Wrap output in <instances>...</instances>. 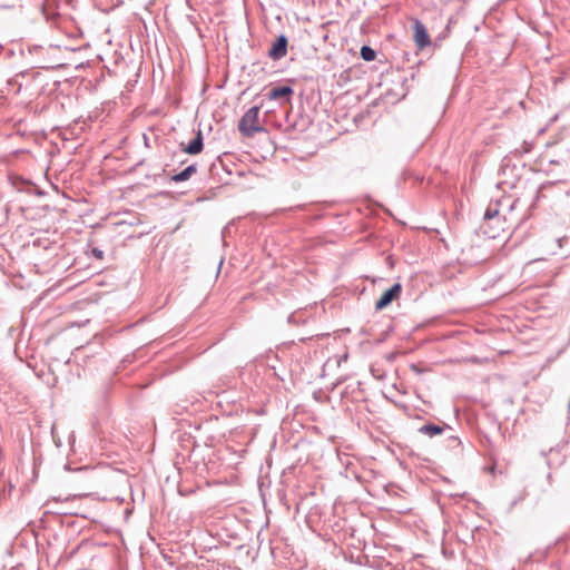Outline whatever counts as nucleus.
<instances>
[{
    "label": "nucleus",
    "mask_w": 570,
    "mask_h": 570,
    "mask_svg": "<svg viewBox=\"0 0 570 570\" xmlns=\"http://www.w3.org/2000/svg\"><path fill=\"white\" fill-rule=\"evenodd\" d=\"M259 107H250L239 119L238 130L245 138H252L254 134L265 131L264 126L259 121Z\"/></svg>",
    "instance_id": "1"
},
{
    "label": "nucleus",
    "mask_w": 570,
    "mask_h": 570,
    "mask_svg": "<svg viewBox=\"0 0 570 570\" xmlns=\"http://www.w3.org/2000/svg\"><path fill=\"white\" fill-rule=\"evenodd\" d=\"M293 95H294V89H293V87H291L288 85L274 86V87H271L265 92V97L268 100H275L279 104V106L289 104Z\"/></svg>",
    "instance_id": "2"
},
{
    "label": "nucleus",
    "mask_w": 570,
    "mask_h": 570,
    "mask_svg": "<svg viewBox=\"0 0 570 570\" xmlns=\"http://www.w3.org/2000/svg\"><path fill=\"white\" fill-rule=\"evenodd\" d=\"M504 223L505 218L500 215L498 209L488 208L484 214V233L488 234L490 237L495 238L499 236V234L492 230L493 225L501 226Z\"/></svg>",
    "instance_id": "3"
},
{
    "label": "nucleus",
    "mask_w": 570,
    "mask_h": 570,
    "mask_svg": "<svg viewBox=\"0 0 570 570\" xmlns=\"http://www.w3.org/2000/svg\"><path fill=\"white\" fill-rule=\"evenodd\" d=\"M413 38L417 48L424 49L431 45V38L429 36L428 29L419 19L413 21Z\"/></svg>",
    "instance_id": "4"
},
{
    "label": "nucleus",
    "mask_w": 570,
    "mask_h": 570,
    "mask_svg": "<svg viewBox=\"0 0 570 570\" xmlns=\"http://www.w3.org/2000/svg\"><path fill=\"white\" fill-rule=\"evenodd\" d=\"M288 40L285 35H279L268 50V57L273 60H281L287 55Z\"/></svg>",
    "instance_id": "5"
},
{
    "label": "nucleus",
    "mask_w": 570,
    "mask_h": 570,
    "mask_svg": "<svg viewBox=\"0 0 570 570\" xmlns=\"http://www.w3.org/2000/svg\"><path fill=\"white\" fill-rule=\"evenodd\" d=\"M402 292L401 284L396 283L391 288L385 291L375 303L376 309H383L390 305L394 299L399 298Z\"/></svg>",
    "instance_id": "6"
},
{
    "label": "nucleus",
    "mask_w": 570,
    "mask_h": 570,
    "mask_svg": "<svg viewBox=\"0 0 570 570\" xmlns=\"http://www.w3.org/2000/svg\"><path fill=\"white\" fill-rule=\"evenodd\" d=\"M194 173H196V167L194 165H190L187 168H185L183 171H180L179 174L174 175L171 177V180L176 181V183L185 181V180L189 179Z\"/></svg>",
    "instance_id": "7"
},
{
    "label": "nucleus",
    "mask_w": 570,
    "mask_h": 570,
    "mask_svg": "<svg viewBox=\"0 0 570 570\" xmlns=\"http://www.w3.org/2000/svg\"><path fill=\"white\" fill-rule=\"evenodd\" d=\"M419 431L423 434H426L429 436H435L438 434H441L443 432V429L439 425L434 424H426L419 429Z\"/></svg>",
    "instance_id": "8"
},
{
    "label": "nucleus",
    "mask_w": 570,
    "mask_h": 570,
    "mask_svg": "<svg viewBox=\"0 0 570 570\" xmlns=\"http://www.w3.org/2000/svg\"><path fill=\"white\" fill-rule=\"evenodd\" d=\"M361 57L363 60L365 61H373L376 57V52L373 48H371L370 46H363L361 48Z\"/></svg>",
    "instance_id": "9"
},
{
    "label": "nucleus",
    "mask_w": 570,
    "mask_h": 570,
    "mask_svg": "<svg viewBox=\"0 0 570 570\" xmlns=\"http://www.w3.org/2000/svg\"><path fill=\"white\" fill-rule=\"evenodd\" d=\"M20 0H6L0 1V10H16L21 8Z\"/></svg>",
    "instance_id": "10"
},
{
    "label": "nucleus",
    "mask_w": 570,
    "mask_h": 570,
    "mask_svg": "<svg viewBox=\"0 0 570 570\" xmlns=\"http://www.w3.org/2000/svg\"><path fill=\"white\" fill-rule=\"evenodd\" d=\"M203 146L204 145H186V147L184 148V153L189 155H197L202 153Z\"/></svg>",
    "instance_id": "11"
},
{
    "label": "nucleus",
    "mask_w": 570,
    "mask_h": 570,
    "mask_svg": "<svg viewBox=\"0 0 570 570\" xmlns=\"http://www.w3.org/2000/svg\"><path fill=\"white\" fill-rule=\"evenodd\" d=\"M189 142H203V136L200 132L196 137L189 140Z\"/></svg>",
    "instance_id": "12"
},
{
    "label": "nucleus",
    "mask_w": 570,
    "mask_h": 570,
    "mask_svg": "<svg viewBox=\"0 0 570 570\" xmlns=\"http://www.w3.org/2000/svg\"><path fill=\"white\" fill-rule=\"evenodd\" d=\"M558 117V114L551 117L549 124H553L554 121H557Z\"/></svg>",
    "instance_id": "13"
},
{
    "label": "nucleus",
    "mask_w": 570,
    "mask_h": 570,
    "mask_svg": "<svg viewBox=\"0 0 570 570\" xmlns=\"http://www.w3.org/2000/svg\"><path fill=\"white\" fill-rule=\"evenodd\" d=\"M547 128H548V127H543V128H541V129L539 130V134L544 132V131L547 130Z\"/></svg>",
    "instance_id": "14"
}]
</instances>
